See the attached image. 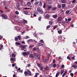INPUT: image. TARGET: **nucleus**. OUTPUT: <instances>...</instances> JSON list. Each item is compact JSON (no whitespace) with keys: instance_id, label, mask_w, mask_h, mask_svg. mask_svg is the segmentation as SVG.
Instances as JSON below:
<instances>
[{"instance_id":"f257e3e1","label":"nucleus","mask_w":77,"mask_h":77,"mask_svg":"<svg viewBox=\"0 0 77 77\" xmlns=\"http://www.w3.org/2000/svg\"><path fill=\"white\" fill-rule=\"evenodd\" d=\"M37 11L39 12H40V13H41L42 14H43V11L40 9L39 8H37Z\"/></svg>"},{"instance_id":"f03ea898","label":"nucleus","mask_w":77,"mask_h":77,"mask_svg":"<svg viewBox=\"0 0 77 77\" xmlns=\"http://www.w3.org/2000/svg\"><path fill=\"white\" fill-rule=\"evenodd\" d=\"M1 16L2 18H3L5 19V20H6V19H7L8 18V17H7V16H6V15L5 14H2Z\"/></svg>"},{"instance_id":"7ed1b4c3","label":"nucleus","mask_w":77,"mask_h":77,"mask_svg":"<svg viewBox=\"0 0 77 77\" xmlns=\"http://www.w3.org/2000/svg\"><path fill=\"white\" fill-rule=\"evenodd\" d=\"M27 74H28V75H29L30 76H32V74H31V72H30V70H29V69H28L27 70Z\"/></svg>"},{"instance_id":"20e7f679","label":"nucleus","mask_w":77,"mask_h":77,"mask_svg":"<svg viewBox=\"0 0 77 77\" xmlns=\"http://www.w3.org/2000/svg\"><path fill=\"white\" fill-rule=\"evenodd\" d=\"M62 20V17H60L57 18V21H60Z\"/></svg>"},{"instance_id":"39448f33","label":"nucleus","mask_w":77,"mask_h":77,"mask_svg":"<svg viewBox=\"0 0 77 77\" xmlns=\"http://www.w3.org/2000/svg\"><path fill=\"white\" fill-rule=\"evenodd\" d=\"M42 61L43 62H48V59H44L42 60Z\"/></svg>"},{"instance_id":"423d86ee","label":"nucleus","mask_w":77,"mask_h":77,"mask_svg":"<svg viewBox=\"0 0 77 77\" xmlns=\"http://www.w3.org/2000/svg\"><path fill=\"white\" fill-rule=\"evenodd\" d=\"M27 42H33V40L30 39L27 41Z\"/></svg>"},{"instance_id":"0eeeda50","label":"nucleus","mask_w":77,"mask_h":77,"mask_svg":"<svg viewBox=\"0 0 77 77\" xmlns=\"http://www.w3.org/2000/svg\"><path fill=\"white\" fill-rule=\"evenodd\" d=\"M52 17H53L54 18H57V14L53 15L52 16Z\"/></svg>"},{"instance_id":"6e6552de","label":"nucleus","mask_w":77,"mask_h":77,"mask_svg":"<svg viewBox=\"0 0 77 77\" xmlns=\"http://www.w3.org/2000/svg\"><path fill=\"white\" fill-rule=\"evenodd\" d=\"M51 8H52V6L50 5L47 8L48 11H50V9H51Z\"/></svg>"},{"instance_id":"1a4fd4ad","label":"nucleus","mask_w":77,"mask_h":77,"mask_svg":"<svg viewBox=\"0 0 77 77\" xmlns=\"http://www.w3.org/2000/svg\"><path fill=\"white\" fill-rule=\"evenodd\" d=\"M72 67H73V68H76V69H77V66L75 65H72Z\"/></svg>"},{"instance_id":"9d476101","label":"nucleus","mask_w":77,"mask_h":77,"mask_svg":"<svg viewBox=\"0 0 77 77\" xmlns=\"http://www.w3.org/2000/svg\"><path fill=\"white\" fill-rule=\"evenodd\" d=\"M23 55L24 56H27V52H23Z\"/></svg>"},{"instance_id":"9b49d317","label":"nucleus","mask_w":77,"mask_h":77,"mask_svg":"<svg viewBox=\"0 0 77 77\" xmlns=\"http://www.w3.org/2000/svg\"><path fill=\"white\" fill-rule=\"evenodd\" d=\"M29 57L31 58H33V57H34V56H33V55L32 54H30L29 56Z\"/></svg>"},{"instance_id":"f8f14e48","label":"nucleus","mask_w":77,"mask_h":77,"mask_svg":"<svg viewBox=\"0 0 77 77\" xmlns=\"http://www.w3.org/2000/svg\"><path fill=\"white\" fill-rule=\"evenodd\" d=\"M60 74V72H59L58 73H57L55 77H57L59 76V75Z\"/></svg>"},{"instance_id":"ddd939ff","label":"nucleus","mask_w":77,"mask_h":77,"mask_svg":"<svg viewBox=\"0 0 77 77\" xmlns=\"http://www.w3.org/2000/svg\"><path fill=\"white\" fill-rule=\"evenodd\" d=\"M39 4V1H37L35 3H34V5H38V4Z\"/></svg>"},{"instance_id":"4468645a","label":"nucleus","mask_w":77,"mask_h":77,"mask_svg":"<svg viewBox=\"0 0 77 77\" xmlns=\"http://www.w3.org/2000/svg\"><path fill=\"white\" fill-rule=\"evenodd\" d=\"M53 3V1L51 0H50L49 1V4L51 5V4H52Z\"/></svg>"},{"instance_id":"2eb2a0df","label":"nucleus","mask_w":77,"mask_h":77,"mask_svg":"<svg viewBox=\"0 0 77 77\" xmlns=\"http://www.w3.org/2000/svg\"><path fill=\"white\" fill-rule=\"evenodd\" d=\"M57 9V8L56 7H53L52 8V10H56Z\"/></svg>"},{"instance_id":"dca6fc26","label":"nucleus","mask_w":77,"mask_h":77,"mask_svg":"<svg viewBox=\"0 0 77 77\" xmlns=\"http://www.w3.org/2000/svg\"><path fill=\"white\" fill-rule=\"evenodd\" d=\"M36 57H37V58L38 59H40V54H38Z\"/></svg>"},{"instance_id":"f3484780","label":"nucleus","mask_w":77,"mask_h":77,"mask_svg":"<svg viewBox=\"0 0 77 77\" xmlns=\"http://www.w3.org/2000/svg\"><path fill=\"white\" fill-rule=\"evenodd\" d=\"M61 2L62 3H65L66 2V1L65 0H62Z\"/></svg>"},{"instance_id":"a211bd4d","label":"nucleus","mask_w":77,"mask_h":77,"mask_svg":"<svg viewBox=\"0 0 77 77\" xmlns=\"http://www.w3.org/2000/svg\"><path fill=\"white\" fill-rule=\"evenodd\" d=\"M15 44L16 45H21V44H20V43L18 42H16Z\"/></svg>"},{"instance_id":"6ab92c4d","label":"nucleus","mask_w":77,"mask_h":77,"mask_svg":"<svg viewBox=\"0 0 77 77\" xmlns=\"http://www.w3.org/2000/svg\"><path fill=\"white\" fill-rule=\"evenodd\" d=\"M21 47L22 48H26V47H27L26 45H22L21 46Z\"/></svg>"},{"instance_id":"aec40b11","label":"nucleus","mask_w":77,"mask_h":77,"mask_svg":"<svg viewBox=\"0 0 77 77\" xmlns=\"http://www.w3.org/2000/svg\"><path fill=\"white\" fill-rule=\"evenodd\" d=\"M14 40H15V41H18V38H17V37H15L14 38Z\"/></svg>"},{"instance_id":"412c9836","label":"nucleus","mask_w":77,"mask_h":77,"mask_svg":"<svg viewBox=\"0 0 77 77\" xmlns=\"http://www.w3.org/2000/svg\"><path fill=\"white\" fill-rule=\"evenodd\" d=\"M23 22L24 24H27V21L25 20H24Z\"/></svg>"},{"instance_id":"4be33fe9","label":"nucleus","mask_w":77,"mask_h":77,"mask_svg":"<svg viewBox=\"0 0 77 77\" xmlns=\"http://www.w3.org/2000/svg\"><path fill=\"white\" fill-rule=\"evenodd\" d=\"M38 45L39 46H43V44H42L41 43H38Z\"/></svg>"},{"instance_id":"5701e85b","label":"nucleus","mask_w":77,"mask_h":77,"mask_svg":"<svg viewBox=\"0 0 77 77\" xmlns=\"http://www.w3.org/2000/svg\"><path fill=\"white\" fill-rule=\"evenodd\" d=\"M31 5V3H30V2H28L27 3V5H28V6H30Z\"/></svg>"},{"instance_id":"b1692460","label":"nucleus","mask_w":77,"mask_h":77,"mask_svg":"<svg viewBox=\"0 0 77 77\" xmlns=\"http://www.w3.org/2000/svg\"><path fill=\"white\" fill-rule=\"evenodd\" d=\"M39 74L38 73H35V77H37L38 75H39Z\"/></svg>"},{"instance_id":"393cba45","label":"nucleus","mask_w":77,"mask_h":77,"mask_svg":"<svg viewBox=\"0 0 77 77\" xmlns=\"http://www.w3.org/2000/svg\"><path fill=\"white\" fill-rule=\"evenodd\" d=\"M57 7L58 8H61V7H62V6H61V5H57Z\"/></svg>"},{"instance_id":"a878e982","label":"nucleus","mask_w":77,"mask_h":77,"mask_svg":"<svg viewBox=\"0 0 77 77\" xmlns=\"http://www.w3.org/2000/svg\"><path fill=\"white\" fill-rule=\"evenodd\" d=\"M58 32L59 34L62 33V30H59L58 31Z\"/></svg>"},{"instance_id":"bb28decb","label":"nucleus","mask_w":77,"mask_h":77,"mask_svg":"<svg viewBox=\"0 0 77 77\" xmlns=\"http://www.w3.org/2000/svg\"><path fill=\"white\" fill-rule=\"evenodd\" d=\"M57 27H58V26L56 25V26H54V27L53 28V29H56V28H57Z\"/></svg>"},{"instance_id":"cd10ccee","label":"nucleus","mask_w":77,"mask_h":77,"mask_svg":"<svg viewBox=\"0 0 77 77\" xmlns=\"http://www.w3.org/2000/svg\"><path fill=\"white\" fill-rule=\"evenodd\" d=\"M62 6L63 8H64L65 7V4H63Z\"/></svg>"},{"instance_id":"c85d7f7f","label":"nucleus","mask_w":77,"mask_h":77,"mask_svg":"<svg viewBox=\"0 0 77 77\" xmlns=\"http://www.w3.org/2000/svg\"><path fill=\"white\" fill-rule=\"evenodd\" d=\"M39 5V6H42V2H41L40 1Z\"/></svg>"},{"instance_id":"c756f323","label":"nucleus","mask_w":77,"mask_h":77,"mask_svg":"<svg viewBox=\"0 0 77 77\" xmlns=\"http://www.w3.org/2000/svg\"><path fill=\"white\" fill-rule=\"evenodd\" d=\"M69 13V10H67L66 11V14H68Z\"/></svg>"},{"instance_id":"7c9ffc66","label":"nucleus","mask_w":77,"mask_h":77,"mask_svg":"<svg viewBox=\"0 0 77 77\" xmlns=\"http://www.w3.org/2000/svg\"><path fill=\"white\" fill-rule=\"evenodd\" d=\"M76 2V1L75 0H73L72 2V3H75Z\"/></svg>"},{"instance_id":"2f4dec72","label":"nucleus","mask_w":77,"mask_h":77,"mask_svg":"<svg viewBox=\"0 0 77 77\" xmlns=\"http://www.w3.org/2000/svg\"><path fill=\"white\" fill-rule=\"evenodd\" d=\"M15 14H16L17 15H18V14H19V12H18V11H16L15 12Z\"/></svg>"},{"instance_id":"473e14b6","label":"nucleus","mask_w":77,"mask_h":77,"mask_svg":"<svg viewBox=\"0 0 77 77\" xmlns=\"http://www.w3.org/2000/svg\"><path fill=\"white\" fill-rule=\"evenodd\" d=\"M64 72V70H62L60 72V74H61V75H62V74H63V72Z\"/></svg>"},{"instance_id":"72a5a7b5","label":"nucleus","mask_w":77,"mask_h":77,"mask_svg":"<svg viewBox=\"0 0 77 77\" xmlns=\"http://www.w3.org/2000/svg\"><path fill=\"white\" fill-rule=\"evenodd\" d=\"M16 6H20V4H19V3H17L16 4Z\"/></svg>"},{"instance_id":"f704fd0d","label":"nucleus","mask_w":77,"mask_h":77,"mask_svg":"<svg viewBox=\"0 0 77 77\" xmlns=\"http://www.w3.org/2000/svg\"><path fill=\"white\" fill-rule=\"evenodd\" d=\"M18 39H19V40H20L21 39V36H20L18 35L17 36Z\"/></svg>"},{"instance_id":"c9c22d12","label":"nucleus","mask_w":77,"mask_h":77,"mask_svg":"<svg viewBox=\"0 0 77 77\" xmlns=\"http://www.w3.org/2000/svg\"><path fill=\"white\" fill-rule=\"evenodd\" d=\"M71 20H72V19L71 18H68V21H71Z\"/></svg>"},{"instance_id":"e433bc0d","label":"nucleus","mask_w":77,"mask_h":77,"mask_svg":"<svg viewBox=\"0 0 77 77\" xmlns=\"http://www.w3.org/2000/svg\"><path fill=\"white\" fill-rule=\"evenodd\" d=\"M24 74L25 75H27L28 74L27 73V71H25Z\"/></svg>"},{"instance_id":"4c0bfd02","label":"nucleus","mask_w":77,"mask_h":77,"mask_svg":"<svg viewBox=\"0 0 77 77\" xmlns=\"http://www.w3.org/2000/svg\"><path fill=\"white\" fill-rule=\"evenodd\" d=\"M25 39H28L29 38V36H26L24 37Z\"/></svg>"},{"instance_id":"58836bf2","label":"nucleus","mask_w":77,"mask_h":77,"mask_svg":"<svg viewBox=\"0 0 77 77\" xmlns=\"http://www.w3.org/2000/svg\"><path fill=\"white\" fill-rule=\"evenodd\" d=\"M46 17L47 18H49L50 17V15L48 14H46Z\"/></svg>"},{"instance_id":"ea45409f","label":"nucleus","mask_w":77,"mask_h":77,"mask_svg":"<svg viewBox=\"0 0 77 77\" xmlns=\"http://www.w3.org/2000/svg\"><path fill=\"white\" fill-rule=\"evenodd\" d=\"M24 12L25 13V14L26 15H27V14H28V12L27 11H24Z\"/></svg>"},{"instance_id":"a19ab883","label":"nucleus","mask_w":77,"mask_h":77,"mask_svg":"<svg viewBox=\"0 0 77 77\" xmlns=\"http://www.w3.org/2000/svg\"><path fill=\"white\" fill-rule=\"evenodd\" d=\"M46 5V4H45V3H44V5H43V8H45V6Z\"/></svg>"},{"instance_id":"79ce46f5","label":"nucleus","mask_w":77,"mask_h":77,"mask_svg":"<svg viewBox=\"0 0 77 77\" xmlns=\"http://www.w3.org/2000/svg\"><path fill=\"white\" fill-rule=\"evenodd\" d=\"M16 56V55H15V54H12V56L13 57H15V56Z\"/></svg>"},{"instance_id":"37998d69","label":"nucleus","mask_w":77,"mask_h":77,"mask_svg":"<svg viewBox=\"0 0 77 77\" xmlns=\"http://www.w3.org/2000/svg\"><path fill=\"white\" fill-rule=\"evenodd\" d=\"M23 70H21L20 71H19V72H20V73H23Z\"/></svg>"},{"instance_id":"c03bdc74","label":"nucleus","mask_w":77,"mask_h":77,"mask_svg":"<svg viewBox=\"0 0 77 77\" xmlns=\"http://www.w3.org/2000/svg\"><path fill=\"white\" fill-rule=\"evenodd\" d=\"M40 70L41 71H42V70H43V67L42 66L40 67Z\"/></svg>"},{"instance_id":"a18cd8bd","label":"nucleus","mask_w":77,"mask_h":77,"mask_svg":"<svg viewBox=\"0 0 77 77\" xmlns=\"http://www.w3.org/2000/svg\"><path fill=\"white\" fill-rule=\"evenodd\" d=\"M45 69L46 70H48L49 69V68H48V67H46V68H45Z\"/></svg>"},{"instance_id":"49530a36","label":"nucleus","mask_w":77,"mask_h":77,"mask_svg":"<svg viewBox=\"0 0 77 77\" xmlns=\"http://www.w3.org/2000/svg\"><path fill=\"white\" fill-rule=\"evenodd\" d=\"M70 75L72 76V77H73L74 76V74H73V73H70Z\"/></svg>"},{"instance_id":"de8ad7c7","label":"nucleus","mask_w":77,"mask_h":77,"mask_svg":"<svg viewBox=\"0 0 77 77\" xmlns=\"http://www.w3.org/2000/svg\"><path fill=\"white\" fill-rule=\"evenodd\" d=\"M64 67H65V66L63 64V65L61 66V68H64Z\"/></svg>"},{"instance_id":"09e8293b","label":"nucleus","mask_w":77,"mask_h":77,"mask_svg":"<svg viewBox=\"0 0 77 77\" xmlns=\"http://www.w3.org/2000/svg\"><path fill=\"white\" fill-rule=\"evenodd\" d=\"M53 66L54 68H56V64H54Z\"/></svg>"},{"instance_id":"8fccbe9b","label":"nucleus","mask_w":77,"mask_h":77,"mask_svg":"<svg viewBox=\"0 0 77 77\" xmlns=\"http://www.w3.org/2000/svg\"><path fill=\"white\" fill-rule=\"evenodd\" d=\"M67 59H69V60H71V58H70L69 57V56H68L67 57Z\"/></svg>"},{"instance_id":"3c124183","label":"nucleus","mask_w":77,"mask_h":77,"mask_svg":"<svg viewBox=\"0 0 77 77\" xmlns=\"http://www.w3.org/2000/svg\"><path fill=\"white\" fill-rule=\"evenodd\" d=\"M42 18V17H39L38 18V20L39 21H41V20Z\"/></svg>"},{"instance_id":"603ef678","label":"nucleus","mask_w":77,"mask_h":77,"mask_svg":"<svg viewBox=\"0 0 77 77\" xmlns=\"http://www.w3.org/2000/svg\"><path fill=\"white\" fill-rule=\"evenodd\" d=\"M18 27H17V28H16L17 30H20V28H19V29H18Z\"/></svg>"},{"instance_id":"864d4df0","label":"nucleus","mask_w":77,"mask_h":77,"mask_svg":"<svg viewBox=\"0 0 77 77\" xmlns=\"http://www.w3.org/2000/svg\"><path fill=\"white\" fill-rule=\"evenodd\" d=\"M27 55H29V54H30V51H28L27 52Z\"/></svg>"},{"instance_id":"5fc2aeb1","label":"nucleus","mask_w":77,"mask_h":77,"mask_svg":"<svg viewBox=\"0 0 77 77\" xmlns=\"http://www.w3.org/2000/svg\"><path fill=\"white\" fill-rule=\"evenodd\" d=\"M34 55H35V56H36V57L38 55V54H37V53H35Z\"/></svg>"},{"instance_id":"6e6d98bb","label":"nucleus","mask_w":77,"mask_h":77,"mask_svg":"<svg viewBox=\"0 0 77 77\" xmlns=\"http://www.w3.org/2000/svg\"><path fill=\"white\" fill-rule=\"evenodd\" d=\"M2 38H3V36L0 35V40H1Z\"/></svg>"},{"instance_id":"4d7b16f0","label":"nucleus","mask_w":77,"mask_h":77,"mask_svg":"<svg viewBox=\"0 0 77 77\" xmlns=\"http://www.w3.org/2000/svg\"><path fill=\"white\" fill-rule=\"evenodd\" d=\"M49 66L51 68H52V67H53V65H51V64H49Z\"/></svg>"},{"instance_id":"13d9d810","label":"nucleus","mask_w":77,"mask_h":77,"mask_svg":"<svg viewBox=\"0 0 77 77\" xmlns=\"http://www.w3.org/2000/svg\"><path fill=\"white\" fill-rule=\"evenodd\" d=\"M33 16L34 17H36V15L35 14H33Z\"/></svg>"},{"instance_id":"bf43d9fd","label":"nucleus","mask_w":77,"mask_h":77,"mask_svg":"<svg viewBox=\"0 0 77 77\" xmlns=\"http://www.w3.org/2000/svg\"><path fill=\"white\" fill-rule=\"evenodd\" d=\"M33 50L34 51H36V48H33Z\"/></svg>"},{"instance_id":"052dcab7","label":"nucleus","mask_w":77,"mask_h":77,"mask_svg":"<svg viewBox=\"0 0 77 77\" xmlns=\"http://www.w3.org/2000/svg\"><path fill=\"white\" fill-rule=\"evenodd\" d=\"M50 26L48 25L47 26L46 29H48L49 28H50Z\"/></svg>"},{"instance_id":"680f3d73","label":"nucleus","mask_w":77,"mask_h":77,"mask_svg":"<svg viewBox=\"0 0 77 77\" xmlns=\"http://www.w3.org/2000/svg\"><path fill=\"white\" fill-rule=\"evenodd\" d=\"M49 24H50V25H52V22L51 21L49 22Z\"/></svg>"},{"instance_id":"e2e57ef3","label":"nucleus","mask_w":77,"mask_h":77,"mask_svg":"<svg viewBox=\"0 0 77 77\" xmlns=\"http://www.w3.org/2000/svg\"><path fill=\"white\" fill-rule=\"evenodd\" d=\"M33 35L35 36V37L36 36V34L34 33L33 34Z\"/></svg>"},{"instance_id":"0e129e2a","label":"nucleus","mask_w":77,"mask_h":77,"mask_svg":"<svg viewBox=\"0 0 77 77\" xmlns=\"http://www.w3.org/2000/svg\"><path fill=\"white\" fill-rule=\"evenodd\" d=\"M41 42H42V43H44V41H43V40H41Z\"/></svg>"},{"instance_id":"69168bd1","label":"nucleus","mask_w":77,"mask_h":77,"mask_svg":"<svg viewBox=\"0 0 77 77\" xmlns=\"http://www.w3.org/2000/svg\"><path fill=\"white\" fill-rule=\"evenodd\" d=\"M11 60L12 61L14 60V58H11Z\"/></svg>"},{"instance_id":"338daca9","label":"nucleus","mask_w":77,"mask_h":77,"mask_svg":"<svg viewBox=\"0 0 77 77\" xmlns=\"http://www.w3.org/2000/svg\"><path fill=\"white\" fill-rule=\"evenodd\" d=\"M0 12H1V13H4V12H3V11L1 10H0Z\"/></svg>"},{"instance_id":"774afa93","label":"nucleus","mask_w":77,"mask_h":77,"mask_svg":"<svg viewBox=\"0 0 77 77\" xmlns=\"http://www.w3.org/2000/svg\"><path fill=\"white\" fill-rule=\"evenodd\" d=\"M53 63H55V62H56L55 60H53Z\"/></svg>"}]
</instances>
